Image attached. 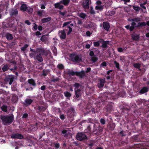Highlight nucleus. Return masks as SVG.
Returning a JSON list of instances; mask_svg holds the SVG:
<instances>
[{
  "label": "nucleus",
  "mask_w": 149,
  "mask_h": 149,
  "mask_svg": "<svg viewBox=\"0 0 149 149\" xmlns=\"http://www.w3.org/2000/svg\"><path fill=\"white\" fill-rule=\"evenodd\" d=\"M100 122L102 125H104L106 123V120H105V118H101L100 120Z\"/></svg>",
  "instance_id": "3c124183"
},
{
  "label": "nucleus",
  "mask_w": 149,
  "mask_h": 149,
  "mask_svg": "<svg viewBox=\"0 0 149 149\" xmlns=\"http://www.w3.org/2000/svg\"><path fill=\"white\" fill-rule=\"evenodd\" d=\"M11 137L13 139H21L23 138V136L20 134L17 133L12 134Z\"/></svg>",
  "instance_id": "a211bd4d"
},
{
  "label": "nucleus",
  "mask_w": 149,
  "mask_h": 149,
  "mask_svg": "<svg viewBox=\"0 0 149 149\" xmlns=\"http://www.w3.org/2000/svg\"><path fill=\"white\" fill-rule=\"evenodd\" d=\"M37 52H35L31 53L29 54L30 56L32 57H34L35 56H36V55H37Z\"/></svg>",
  "instance_id": "e2e57ef3"
},
{
  "label": "nucleus",
  "mask_w": 149,
  "mask_h": 149,
  "mask_svg": "<svg viewBox=\"0 0 149 149\" xmlns=\"http://www.w3.org/2000/svg\"><path fill=\"white\" fill-rule=\"evenodd\" d=\"M71 21L64 22L62 26L63 28H64L63 30L65 31L68 30L69 29V30L67 33V35H69L72 31V28L70 25H69V24L71 23Z\"/></svg>",
  "instance_id": "39448f33"
},
{
  "label": "nucleus",
  "mask_w": 149,
  "mask_h": 149,
  "mask_svg": "<svg viewBox=\"0 0 149 149\" xmlns=\"http://www.w3.org/2000/svg\"><path fill=\"white\" fill-rule=\"evenodd\" d=\"M98 59V58L97 57V56L95 55L91 57V61L93 63H95L97 61Z\"/></svg>",
  "instance_id": "58836bf2"
},
{
  "label": "nucleus",
  "mask_w": 149,
  "mask_h": 149,
  "mask_svg": "<svg viewBox=\"0 0 149 149\" xmlns=\"http://www.w3.org/2000/svg\"><path fill=\"white\" fill-rule=\"evenodd\" d=\"M146 25V23L144 22H139L138 23L137 25H136V28L142 27L143 26H145Z\"/></svg>",
  "instance_id": "e433bc0d"
},
{
  "label": "nucleus",
  "mask_w": 149,
  "mask_h": 149,
  "mask_svg": "<svg viewBox=\"0 0 149 149\" xmlns=\"http://www.w3.org/2000/svg\"><path fill=\"white\" fill-rule=\"evenodd\" d=\"M6 37L7 40H10L13 38L12 35L9 33H6Z\"/></svg>",
  "instance_id": "72a5a7b5"
},
{
  "label": "nucleus",
  "mask_w": 149,
  "mask_h": 149,
  "mask_svg": "<svg viewBox=\"0 0 149 149\" xmlns=\"http://www.w3.org/2000/svg\"><path fill=\"white\" fill-rule=\"evenodd\" d=\"M70 56L71 60L74 62L79 63L82 61L81 58L79 57L77 54H71Z\"/></svg>",
  "instance_id": "423d86ee"
},
{
  "label": "nucleus",
  "mask_w": 149,
  "mask_h": 149,
  "mask_svg": "<svg viewBox=\"0 0 149 149\" xmlns=\"http://www.w3.org/2000/svg\"><path fill=\"white\" fill-rule=\"evenodd\" d=\"M13 64H10L9 63L3 64L2 66V70L3 71L5 72L10 70V71L16 70L17 69V67L16 66V62L13 61Z\"/></svg>",
  "instance_id": "f257e3e1"
},
{
  "label": "nucleus",
  "mask_w": 149,
  "mask_h": 149,
  "mask_svg": "<svg viewBox=\"0 0 149 149\" xmlns=\"http://www.w3.org/2000/svg\"><path fill=\"white\" fill-rule=\"evenodd\" d=\"M83 7L84 8L88 9L89 7V0H86L84 2Z\"/></svg>",
  "instance_id": "473e14b6"
},
{
  "label": "nucleus",
  "mask_w": 149,
  "mask_h": 149,
  "mask_svg": "<svg viewBox=\"0 0 149 149\" xmlns=\"http://www.w3.org/2000/svg\"><path fill=\"white\" fill-rule=\"evenodd\" d=\"M28 46L29 45H28L27 44H25L23 47L21 48V50L23 52L25 51Z\"/></svg>",
  "instance_id": "bf43d9fd"
},
{
  "label": "nucleus",
  "mask_w": 149,
  "mask_h": 149,
  "mask_svg": "<svg viewBox=\"0 0 149 149\" xmlns=\"http://www.w3.org/2000/svg\"><path fill=\"white\" fill-rule=\"evenodd\" d=\"M58 34L61 39H64L66 38V34L64 30L59 31Z\"/></svg>",
  "instance_id": "2eb2a0df"
},
{
  "label": "nucleus",
  "mask_w": 149,
  "mask_h": 149,
  "mask_svg": "<svg viewBox=\"0 0 149 149\" xmlns=\"http://www.w3.org/2000/svg\"><path fill=\"white\" fill-rule=\"evenodd\" d=\"M95 9L96 10H102L103 9V7L102 5L100 6H96L95 7Z\"/></svg>",
  "instance_id": "4d7b16f0"
},
{
  "label": "nucleus",
  "mask_w": 149,
  "mask_h": 149,
  "mask_svg": "<svg viewBox=\"0 0 149 149\" xmlns=\"http://www.w3.org/2000/svg\"><path fill=\"white\" fill-rule=\"evenodd\" d=\"M67 74L69 76H74L75 74L76 75V72L73 71H71L70 70H68L67 72Z\"/></svg>",
  "instance_id": "79ce46f5"
},
{
  "label": "nucleus",
  "mask_w": 149,
  "mask_h": 149,
  "mask_svg": "<svg viewBox=\"0 0 149 149\" xmlns=\"http://www.w3.org/2000/svg\"><path fill=\"white\" fill-rule=\"evenodd\" d=\"M107 93H104L102 95L101 97V99L102 102H105L107 99H108V96H107Z\"/></svg>",
  "instance_id": "2f4dec72"
},
{
  "label": "nucleus",
  "mask_w": 149,
  "mask_h": 149,
  "mask_svg": "<svg viewBox=\"0 0 149 149\" xmlns=\"http://www.w3.org/2000/svg\"><path fill=\"white\" fill-rule=\"evenodd\" d=\"M94 46L95 47H98L100 45V44L98 41L95 42H93Z\"/></svg>",
  "instance_id": "338daca9"
},
{
  "label": "nucleus",
  "mask_w": 149,
  "mask_h": 149,
  "mask_svg": "<svg viewBox=\"0 0 149 149\" xmlns=\"http://www.w3.org/2000/svg\"><path fill=\"white\" fill-rule=\"evenodd\" d=\"M81 86V85L79 83H75L74 85L73 86L75 88V89H79V87Z\"/></svg>",
  "instance_id": "5fc2aeb1"
},
{
  "label": "nucleus",
  "mask_w": 149,
  "mask_h": 149,
  "mask_svg": "<svg viewBox=\"0 0 149 149\" xmlns=\"http://www.w3.org/2000/svg\"><path fill=\"white\" fill-rule=\"evenodd\" d=\"M27 6L25 4H23L22 5L20 9L21 10H23L24 11H25L27 8Z\"/></svg>",
  "instance_id": "ea45409f"
},
{
  "label": "nucleus",
  "mask_w": 149,
  "mask_h": 149,
  "mask_svg": "<svg viewBox=\"0 0 149 149\" xmlns=\"http://www.w3.org/2000/svg\"><path fill=\"white\" fill-rule=\"evenodd\" d=\"M132 139L134 142H140L141 141L140 136L139 135L132 136Z\"/></svg>",
  "instance_id": "412c9836"
},
{
  "label": "nucleus",
  "mask_w": 149,
  "mask_h": 149,
  "mask_svg": "<svg viewBox=\"0 0 149 149\" xmlns=\"http://www.w3.org/2000/svg\"><path fill=\"white\" fill-rule=\"evenodd\" d=\"M131 23V26L130 25H127L125 26V27L127 30H129L130 31H133L136 28V23L134 22H132Z\"/></svg>",
  "instance_id": "9d476101"
},
{
  "label": "nucleus",
  "mask_w": 149,
  "mask_h": 149,
  "mask_svg": "<svg viewBox=\"0 0 149 149\" xmlns=\"http://www.w3.org/2000/svg\"><path fill=\"white\" fill-rule=\"evenodd\" d=\"M89 12L92 15H94L95 14V12L93 9V7L92 6L90 7Z\"/></svg>",
  "instance_id": "864d4df0"
},
{
  "label": "nucleus",
  "mask_w": 149,
  "mask_h": 149,
  "mask_svg": "<svg viewBox=\"0 0 149 149\" xmlns=\"http://www.w3.org/2000/svg\"><path fill=\"white\" fill-rule=\"evenodd\" d=\"M45 50L44 49L42 48H38L36 49L38 53L39 52L41 54H42V55L43 53L45 52Z\"/></svg>",
  "instance_id": "c03bdc74"
},
{
  "label": "nucleus",
  "mask_w": 149,
  "mask_h": 149,
  "mask_svg": "<svg viewBox=\"0 0 149 149\" xmlns=\"http://www.w3.org/2000/svg\"><path fill=\"white\" fill-rule=\"evenodd\" d=\"M100 40L101 41H100V42L101 43H102L101 47L103 48L106 49L108 47L107 45L109 44V41H104L103 39H100Z\"/></svg>",
  "instance_id": "ddd939ff"
},
{
  "label": "nucleus",
  "mask_w": 149,
  "mask_h": 149,
  "mask_svg": "<svg viewBox=\"0 0 149 149\" xmlns=\"http://www.w3.org/2000/svg\"><path fill=\"white\" fill-rule=\"evenodd\" d=\"M114 64L115 65L116 67L118 70L120 69V65L118 63L115 61H114Z\"/></svg>",
  "instance_id": "13d9d810"
},
{
  "label": "nucleus",
  "mask_w": 149,
  "mask_h": 149,
  "mask_svg": "<svg viewBox=\"0 0 149 149\" xmlns=\"http://www.w3.org/2000/svg\"><path fill=\"white\" fill-rule=\"evenodd\" d=\"M40 40L42 42H45L47 41V38L46 35H43L41 37Z\"/></svg>",
  "instance_id": "a18cd8bd"
},
{
  "label": "nucleus",
  "mask_w": 149,
  "mask_h": 149,
  "mask_svg": "<svg viewBox=\"0 0 149 149\" xmlns=\"http://www.w3.org/2000/svg\"><path fill=\"white\" fill-rule=\"evenodd\" d=\"M14 79V76L8 75L6 77L5 80L6 84H9L10 85L12 83Z\"/></svg>",
  "instance_id": "9b49d317"
},
{
  "label": "nucleus",
  "mask_w": 149,
  "mask_h": 149,
  "mask_svg": "<svg viewBox=\"0 0 149 149\" xmlns=\"http://www.w3.org/2000/svg\"><path fill=\"white\" fill-rule=\"evenodd\" d=\"M102 128L99 125L95 124V127H94L93 132L94 134L97 135L100 134L102 131Z\"/></svg>",
  "instance_id": "6e6552de"
},
{
  "label": "nucleus",
  "mask_w": 149,
  "mask_h": 149,
  "mask_svg": "<svg viewBox=\"0 0 149 149\" xmlns=\"http://www.w3.org/2000/svg\"><path fill=\"white\" fill-rule=\"evenodd\" d=\"M67 132L68 130H64L62 131V133L63 134H64L63 136L64 137H66L68 136V134L67 133Z\"/></svg>",
  "instance_id": "603ef678"
},
{
  "label": "nucleus",
  "mask_w": 149,
  "mask_h": 149,
  "mask_svg": "<svg viewBox=\"0 0 149 149\" xmlns=\"http://www.w3.org/2000/svg\"><path fill=\"white\" fill-rule=\"evenodd\" d=\"M18 30L19 34H21L23 32L22 27L21 25H19L18 26Z\"/></svg>",
  "instance_id": "49530a36"
},
{
  "label": "nucleus",
  "mask_w": 149,
  "mask_h": 149,
  "mask_svg": "<svg viewBox=\"0 0 149 149\" xmlns=\"http://www.w3.org/2000/svg\"><path fill=\"white\" fill-rule=\"evenodd\" d=\"M120 108L121 109H122V111L125 113H128V112H129V111L130 110V109L129 108H127L125 106H122L120 107Z\"/></svg>",
  "instance_id": "a878e982"
},
{
  "label": "nucleus",
  "mask_w": 149,
  "mask_h": 149,
  "mask_svg": "<svg viewBox=\"0 0 149 149\" xmlns=\"http://www.w3.org/2000/svg\"><path fill=\"white\" fill-rule=\"evenodd\" d=\"M33 102V100L32 99H26L25 100V102L23 103V105L26 107H27L30 105Z\"/></svg>",
  "instance_id": "aec40b11"
},
{
  "label": "nucleus",
  "mask_w": 149,
  "mask_h": 149,
  "mask_svg": "<svg viewBox=\"0 0 149 149\" xmlns=\"http://www.w3.org/2000/svg\"><path fill=\"white\" fill-rule=\"evenodd\" d=\"M60 2L55 3L54 5L55 8H58L60 10H62L63 9L64 6L62 5H60Z\"/></svg>",
  "instance_id": "c756f323"
},
{
  "label": "nucleus",
  "mask_w": 149,
  "mask_h": 149,
  "mask_svg": "<svg viewBox=\"0 0 149 149\" xmlns=\"http://www.w3.org/2000/svg\"><path fill=\"white\" fill-rule=\"evenodd\" d=\"M76 138L77 140L80 141L85 140L87 139V137L83 132L78 133L76 136Z\"/></svg>",
  "instance_id": "1a4fd4ad"
},
{
  "label": "nucleus",
  "mask_w": 149,
  "mask_h": 149,
  "mask_svg": "<svg viewBox=\"0 0 149 149\" xmlns=\"http://www.w3.org/2000/svg\"><path fill=\"white\" fill-rule=\"evenodd\" d=\"M92 120V119L89 118L86 120H82V121L81 122V123H86V122H87L88 123L89 122H90Z\"/></svg>",
  "instance_id": "0e129e2a"
},
{
  "label": "nucleus",
  "mask_w": 149,
  "mask_h": 149,
  "mask_svg": "<svg viewBox=\"0 0 149 149\" xmlns=\"http://www.w3.org/2000/svg\"><path fill=\"white\" fill-rule=\"evenodd\" d=\"M102 25L103 28L105 30L107 31H109L110 28V25L109 23L104 22L103 23Z\"/></svg>",
  "instance_id": "f3484780"
},
{
  "label": "nucleus",
  "mask_w": 149,
  "mask_h": 149,
  "mask_svg": "<svg viewBox=\"0 0 149 149\" xmlns=\"http://www.w3.org/2000/svg\"><path fill=\"white\" fill-rule=\"evenodd\" d=\"M76 75L79 76L80 78H83L85 75V71L84 70H81L80 72L76 71Z\"/></svg>",
  "instance_id": "6ab92c4d"
},
{
  "label": "nucleus",
  "mask_w": 149,
  "mask_h": 149,
  "mask_svg": "<svg viewBox=\"0 0 149 149\" xmlns=\"http://www.w3.org/2000/svg\"><path fill=\"white\" fill-rule=\"evenodd\" d=\"M1 119L3 123L9 124L13 122L14 119V116L13 114L5 115L1 117Z\"/></svg>",
  "instance_id": "f03ea898"
},
{
  "label": "nucleus",
  "mask_w": 149,
  "mask_h": 149,
  "mask_svg": "<svg viewBox=\"0 0 149 149\" xmlns=\"http://www.w3.org/2000/svg\"><path fill=\"white\" fill-rule=\"evenodd\" d=\"M18 100V96L15 94H13L12 98V101L14 103H16L17 102Z\"/></svg>",
  "instance_id": "f704fd0d"
},
{
  "label": "nucleus",
  "mask_w": 149,
  "mask_h": 149,
  "mask_svg": "<svg viewBox=\"0 0 149 149\" xmlns=\"http://www.w3.org/2000/svg\"><path fill=\"white\" fill-rule=\"evenodd\" d=\"M70 0H62L60 1V3L63 4L64 6H68L70 2Z\"/></svg>",
  "instance_id": "c9c22d12"
},
{
  "label": "nucleus",
  "mask_w": 149,
  "mask_h": 149,
  "mask_svg": "<svg viewBox=\"0 0 149 149\" xmlns=\"http://www.w3.org/2000/svg\"><path fill=\"white\" fill-rule=\"evenodd\" d=\"M18 14V11L17 9H12L10 11V15L12 16H16Z\"/></svg>",
  "instance_id": "4be33fe9"
},
{
  "label": "nucleus",
  "mask_w": 149,
  "mask_h": 149,
  "mask_svg": "<svg viewBox=\"0 0 149 149\" xmlns=\"http://www.w3.org/2000/svg\"><path fill=\"white\" fill-rule=\"evenodd\" d=\"M79 17L83 19H84L85 17H86V15L84 13H80L79 15Z\"/></svg>",
  "instance_id": "052dcab7"
},
{
  "label": "nucleus",
  "mask_w": 149,
  "mask_h": 149,
  "mask_svg": "<svg viewBox=\"0 0 149 149\" xmlns=\"http://www.w3.org/2000/svg\"><path fill=\"white\" fill-rule=\"evenodd\" d=\"M51 19L52 18L51 17H45L42 19H41V22L42 23H45L50 21L51 20Z\"/></svg>",
  "instance_id": "7c9ffc66"
},
{
  "label": "nucleus",
  "mask_w": 149,
  "mask_h": 149,
  "mask_svg": "<svg viewBox=\"0 0 149 149\" xmlns=\"http://www.w3.org/2000/svg\"><path fill=\"white\" fill-rule=\"evenodd\" d=\"M54 145L56 149H58L59 148L60 145L58 142H57L56 143H54Z\"/></svg>",
  "instance_id": "680f3d73"
},
{
  "label": "nucleus",
  "mask_w": 149,
  "mask_h": 149,
  "mask_svg": "<svg viewBox=\"0 0 149 149\" xmlns=\"http://www.w3.org/2000/svg\"><path fill=\"white\" fill-rule=\"evenodd\" d=\"M44 10H39L37 12V14L39 17H41L43 13H44Z\"/></svg>",
  "instance_id": "09e8293b"
},
{
  "label": "nucleus",
  "mask_w": 149,
  "mask_h": 149,
  "mask_svg": "<svg viewBox=\"0 0 149 149\" xmlns=\"http://www.w3.org/2000/svg\"><path fill=\"white\" fill-rule=\"evenodd\" d=\"M3 26L6 28H13V31H16L17 27L14 26V22L10 21H7L3 23Z\"/></svg>",
  "instance_id": "7ed1b4c3"
},
{
  "label": "nucleus",
  "mask_w": 149,
  "mask_h": 149,
  "mask_svg": "<svg viewBox=\"0 0 149 149\" xmlns=\"http://www.w3.org/2000/svg\"><path fill=\"white\" fill-rule=\"evenodd\" d=\"M107 65V63L106 61H104L100 65V67H106Z\"/></svg>",
  "instance_id": "69168bd1"
},
{
  "label": "nucleus",
  "mask_w": 149,
  "mask_h": 149,
  "mask_svg": "<svg viewBox=\"0 0 149 149\" xmlns=\"http://www.w3.org/2000/svg\"><path fill=\"white\" fill-rule=\"evenodd\" d=\"M60 79L58 77H56V78H52L51 81L53 82H59L60 81Z\"/></svg>",
  "instance_id": "8fccbe9b"
},
{
  "label": "nucleus",
  "mask_w": 149,
  "mask_h": 149,
  "mask_svg": "<svg viewBox=\"0 0 149 149\" xmlns=\"http://www.w3.org/2000/svg\"><path fill=\"white\" fill-rule=\"evenodd\" d=\"M133 66L134 68L139 69V71H141V69L140 68L141 67V64L140 63H135L134 64Z\"/></svg>",
  "instance_id": "37998d69"
},
{
  "label": "nucleus",
  "mask_w": 149,
  "mask_h": 149,
  "mask_svg": "<svg viewBox=\"0 0 149 149\" xmlns=\"http://www.w3.org/2000/svg\"><path fill=\"white\" fill-rule=\"evenodd\" d=\"M47 107V106L44 103L42 104L39 105L35 107L37 113H40L44 112Z\"/></svg>",
  "instance_id": "20e7f679"
},
{
  "label": "nucleus",
  "mask_w": 149,
  "mask_h": 149,
  "mask_svg": "<svg viewBox=\"0 0 149 149\" xmlns=\"http://www.w3.org/2000/svg\"><path fill=\"white\" fill-rule=\"evenodd\" d=\"M112 105L111 103H109L107 106L104 107L103 110L104 111L106 112L104 114L105 116H107L109 113H110L112 111Z\"/></svg>",
  "instance_id": "0eeeda50"
},
{
  "label": "nucleus",
  "mask_w": 149,
  "mask_h": 149,
  "mask_svg": "<svg viewBox=\"0 0 149 149\" xmlns=\"http://www.w3.org/2000/svg\"><path fill=\"white\" fill-rule=\"evenodd\" d=\"M28 83L30 85V86L32 87L33 88L36 86L35 81L33 79H29L27 81Z\"/></svg>",
  "instance_id": "dca6fc26"
},
{
  "label": "nucleus",
  "mask_w": 149,
  "mask_h": 149,
  "mask_svg": "<svg viewBox=\"0 0 149 149\" xmlns=\"http://www.w3.org/2000/svg\"><path fill=\"white\" fill-rule=\"evenodd\" d=\"M64 94L65 96L68 99H69L72 95L71 94L70 92L68 91L64 92Z\"/></svg>",
  "instance_id": "4c0bfd02"
},
{
  "label": "nucleus",
  "mask_w": 149,
  "mask_h": 149,
  "mask_svg": "<svg viewBox=\"0 0 149 149\" xmlns=\"http://www.w3.org/2000/svg\"><path fill=\"white\" fill-rule=\"evenodd\" d=\"M57 68L60 70H63L64 68V66L61 63L58 64L57 66Z\"/></svg>",
  "instance_id": "a19ab883"
},
{
  "label": "nucleus",
  "mask_w": 149,
  "mask_h": 149,
  "mask_svg": "<svg viewBox=\"0 0 149 149\" xmlns=\"http://www.w3.org/2000/svg\"><path fill=\"white\" fill-rule=\"evenodd\" d=\"M75 95L76 97L78 98L81 95V90L80 89H75Z\"/></svg>",
  "instance_id": "cd10ccee"
},
{
  "label": "nucleus",
  "mask_w": 149,
  "mask_h": 149,
  "mask_svg": "<svg viewBox=\"0 0 149 149\" xmlns=\"http://www.w3.org/2000/svg\"><path fill=\"white\" fill-rule=\"evenodd\" d=\"M115 126V124L114 123H110L108 124L107 127L109 130L112 131L114 130Z\"/></svg>",
  "instance_id": "c85d7f7f"
},
{
  "label": "nucleus",
  "mask_w": 149,
  "mask_h": 149,
  "mask_svg": "<svg viewBox=\"0 0 149 149\" xmlns=\"http://www.w3.org/2000/svg\"><path fill=\"white\" fill-rule=\"evenodd\" d=\"M148 90L149 89L148 87H144L141 89L139 93L140 94H143L147 92Z\"/></svg>",
  "instance_id": "393cba45"
},
{
  "label": "nucleus",
  "mask_w": 149,
  "mask_h": 149,
  "mask_svg": "<svg viewBox=\"0 0 149 149\" xmlns=\"http://www.w3.org/2000/svg\"><path fill=\"white\" fill-rule=\"evenodd\" d=\"M95 127V124L93 123H90L87 127V131L86 132L88 133H91L93 131L91 130V129Z\"/></svg>",
  "instance_id": "5701e85b"
},
{
  "label": "nucleus",
  "mask_w": 149,
  "mask_h": 149,
  "mask_svg": "<svg viewBox=\"0 0 149 149\" xmlns=\"http://www.w3.org/2000/svg\"><path fill=\"white\" fill-rule=\"evenodd\" d=\"M131 37L133 40L137 41L140 38V35L139 34H136L134 32L131 34Z\"/></svg>",
  "instance_id": "4468645a"
},
{
  "label": "nucleus",
  "mask_w": 149,
  "mask_h": 149,
  "mask_svg": "<svg viewBox=\"0 0 149 149\" xmlns=\"http://www.w3.org/2000/svg\"><path fill=\"white\" fill-rule=\"evenodd\" d=\"M133 8L135 10L137 11H138L140 9L139 7L135 6H133Z\"/></svg>",
  "instance_id": "774afa93"
},
{
  "label": "nucleus",
  "mask_w": 149,
  "mask_h": 149,
  "mask_svg": "<svg viewBox=\"0 0 149 149\" xmlns=\"http://www.w3.org/2000/svg\"><path fill=\"white\" fill-rule=\"evenodd\" d=\"M106 83L105 79L104 78L103 79H100L97 83L98 87L100 89L102 88L104 86V84Z\"/></svg>",
  "instance_id": "f8f14e48"
},
{
  "label": "nucleus",
  "mask_w": 149,
  "mask_h": 149,
  "mask_svg": "<svg viewBox=\"0 0 149 149\" xmlns=\"http://www.w3.org/2000/svg\"><path fill=\"white\" fill-rule=\"evenodd\" d=\"M7 106L5 105H3L1 107L2 111L5 112L7 111Z\"/></svg>",
  "instance_id": "6e6d98bb"
},
{
  "label": "nucleus",
  "mask_w": 149,
  "mask_h": 149,
  "mask_svg": "<svg viewBox=\"0 0 149 149\" xmlns=\"http://www.w3.org/2000/svg\"><path fill=\"white\" fill-rule=\"evenodd\" d=\"M34 59L37 60L40 62H42L43 61V59L40 53L37 54L34 57Z\"/></svg>",
  "instance_id": "b1692460"
},
{
  "label": "nucleus",
  "mask_w": 149,
  "mask_h": 149,
  "mask_svg": "<svg viewBox=\"0 0 149 149\" xmlns=\"http://www.w3.org/2000/svg\"><path fill=\"white\" fill-rule=\"evenodd\" d=\"M33 11V9L32 8H31L30 7H27L26 10L25 11L27 12L29 14H31L32 13Z\"/></svg>",
  "instance_id": "de8ad7c7"
},
{
  "label": "nucleus",
  "mask_w": 149,
  "mask_h": 149,
  "mask_svg": "<svg viewBox=\"0 0 149 149\" xmlns=\"http://www.w3.org/2000/svg\"><path fill=\"white\" fill-rule=\"evenodd\" d=\"M141 19L139 17H138L137 18L129 19L128 20L129 22H141Z\"/></svg>",
  "instance_id": "bb28decb"
}]
</instances>
